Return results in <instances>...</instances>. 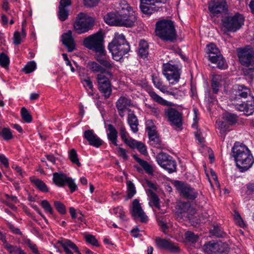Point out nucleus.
Returning <instances> with one entry per match:
<instances>
[{
	"label": "nucleus",
	"mask_w": 254,
	"mask_h": 254,
	"mask_svg": "<svg viewBox=\"0 0 254 254\" xmlns=\"http://www.w3.org/2000/svg\"><path fill=\"white\" fill-rule=\"evenodd\" d=\"M127 123L133 132L136 133L138 131V122L136 116L133 113L128 114Z\"/></svg>",
	"instance_id": "7c9ffc66"
},
{
	"label": "nucleus",
	"mask_w": 254,
	"mask_h": 254,
	"mask_svg": "<svg viewBox=\"0 0 254 254\" xmlns=\"http://www.w3.org/2000/svg\"><path fill=\"white\" fill-rule=\"evenodd\" d=\"M128 146L132 148H136L139 152L142 154L146 155L147 154V148L145 145L140 141H137L135 139L131 140V142Z\"/></svg>",
	"instance_id": "2f4dec72"
},
{
	"label": "nucleus",
	"mask_w": 254,
	"mask_h": 254,
	"mask_svg": "<svg viewBox=\"0 0 254 254\" xmlns=\"http://www.w3.org/2000/svg\"><path fill=\"white\" fill-rule=\"evenodd\" d=\"M108 130L107 138L110 141V144H112L115 146L118 145V131L115 127L112 124L107 125Z\"/></svg>",
	"instance_id": "393cba45"
},
{
	"label": "nucleus",
	"mask_w": 254,
	"mask_h": 254,
	"mask_svg": "<svg viewBox=\"0 0 254 254\" xmlns=\"http://www.w3.org/2000/svg\"><path fill=\"white\" fill-rule=\"evenodd\" d=\"M212 235L217 237H221L223 236V232L218 226H214L213 229L210 231Z\"/></svg>",
	"instance_id": "774afa93"
},
{
	"label": "nucleus",
	"mask_w": 254,
	"mask_h": 254,
	"mask_svg": "<svg viewBox=\"0 0 254 254\" xmlns=\"http://www.w3.org/2000/svg\"><path fill=\"white\" fill-rule=\"evenodd\" d=\"M21 115L22 119L27 123H30L32 121V117L29 114L28 110L25 108L22 107L21 109Z\"/></svg>",
	"instance_id": "8fccbe9b"
},
{
	"label": "nucleus",
	"mask_w": 254,
	"mask_h": 254,
	"mask_svg": "<svg viewBox=\"0 0 254 254\" xmlns=\"http://www.w3.org/2000/svg\"><path fill=\"white\" fill-rule=\"evenodd\" d=\"M208 57V60L212 63L217 64L218 68L221 69L227 68V64L220 52L219 54L209 55Z\"/></svg>",
	"instance_id": "b1692460"
},
{
	"label": "nucleus",
	"mask_w": 254,
	"mask_h": 254,
	"mask_svg": "<svg viewBox=\"0 0 254 254\" xmlns=\"http://www.w3.org/2000/svg\"><path fill=\"white\" fill-rule=\"evenodd\" d=\"M127 193L128 198H131L136 193L135 188L134 184L130 181H128L127 183Z\"/></svg>",
	"instance_id": "603ef678"
},
{
	"label": "nucleus",
	"mask_w": 254,
	"mask_h": 254,
	"mask_svg": "<svg viewBox=\"0 0 254 254\" xmlns=\"http://www.w3.org/2000/svg\"><path fill=\"white\" fill-rule=\"evenodd\" d=\"M245 18L243 15L239 13L233 16H227L222 19V24L228 31L236 32L240 29L244 25Z\"/></svg>",
	"instance_id": "6e6552de"
},
{
	"label": "nucleus",
	"mask_w": 254,
	"mask_h": 254,
	"mask_svg": "<svg viewBox=\"0 0 254 254\" xmlns=\"http://www.w3.org/2000/svg\"><path fill=\"white\" fill-rule=\"evenodd\" d=\"M9 64V58L4 53H0V65L4 68H6Z\"/></svg>",
	"instance_id": "3c124183"
},
{
	"label": "nucleus",
	"mask_w": 254,
	"mask_h": 254,
	"mask_svg": "<svg viewBox=\"0 0 254 254\" xmlns=\"http://www.w3.org/2000/svg\"><path fill=\"white\" fill-rule=\"evenodd\" d=\"M120 135L122 141L128 146L131 142V140L134 139L129 136L125 126L123 123L120 126Z\"/></svg>",
	"instance_id": "c9c22d12"
},
{
	"label": "nucleus",
	"mask_w": 254,
	"mask_h": 254,
	"mask_svg": "<svg viewBox=\"0 0 254 254\" xmlns=\"http://www.w3.org/2000/svg\"><path fill=\"white\" fill-rule=\"evenodd\" d=\"M66 184L68 186L71 193H73L77 189V186L74 182V180L71 178L68 177Z\"/></svg>",
	"instance_id": "052dcab7"
},
{
	"label": "nucleus",
	"mask_w": 254,
	"mask_h": 254,
	"mask_svg": "<svg viewBox=\"0 0 254 254\" xmlns=\"http://www.w3.org/2000/svg\"><path fill=\"white\" fill-rule=\"evenodd\" d=\"M58 243L62 247L66 254H73L74 252L81 254L76 245L69 239H62L59 240Z\"/></svg>",
	"instance_id": "aec40b11"
},
{
	"label": "nucleus",
	"mask_w": 254,
	"mask_h": 254,
	"mask_svg": "<svg viewBox=\"0 0 254 254\" xmlns=\"http://www.w3.org/2000/svg\"><path fill=\"white\" fill-rule=\"evenodd\" d=\"M167 0H140V8L146 14L150 15L158 10L159 4L165 3Z\"/></svg>",
	"instance_id": "4468645a"
},
{
	"label": "nucleus",
	"mask_w": 254,
	"mask_h": 254,
	"mask_svg": "<svg viewBox=\"0 0 254 254\" xmlns=\"http://www.w3.org/2000/svg\"><path fill=\"white\" fill-rule=\"evenodd\" d=\"M158 164L163 169L167 170L169 173H172L177 170L176 161L169 154L161 152L156 157Z\"/></svg>",
	"instance_id": "f8f14e48"
},
{
	"label": "nucleus",
	"mask_w": 254,
	"mask_h": 254,
	"mask_svg": "<svg viewBox=\"0 0 254 254\" xmlns=\"http://www.w3.org/2000/svg\"><path fill=\"white\" fill-rule=\"evenodd\" d=\"M156 35L164 41L174 43L177 38L174 22L169 19L158 21L155 24Z\"/></svg>",
	"instance_id": "20e7f679"
},
{
	"label": "nucleus",
	"mask_w": 254,
	"mask_h": 254,
	"mask_svg": "<svg viewBox=\"0 0 254 254\" xmlns=\"http://www.w3.org/2000/svg\"><path fill=\"white\" fill-rule=\"evenodd\" d=\"M97 61L101 66L105 68L106 70L109 71L113 66V64L111 60L106 57H99Z\"/></svg>",
	"instance_id": "ea45409f"
},
{
	"label": "nucleus",
	"mask_w": 254,
	"mask_h": 254,
	"mask_svg": "<svg viewBox=\"0 0 254 254\" xmlns=\"http://www.w3.org/2000/svg\"><path fill=\"white\" fill-rule=\"evenodd\" d=\"M54 205L57 211L61 214H65L66 212V208L64 203L59 201H55Z\"/></svg>",
	"instance_id": "bf43d9fd"
},
{
	"label": "nucleus",
	"mask_w": 254,
	"mask_h": 254,
	"mask_svg": "<svg viewBox=\"0 0 254 254\" xmlns=\"http://www.w3.org/2000/svg\"><path fill=\"white\" fill-rule=\"evenodd\" d=\"M148 93L151 99L153 101L163 106H168L171 105L170 102L164 99L162 97L158 95L155 91L152 90L149 91Z\"/></svg>",
	"instance_id": "f704fd0d"
},
{
	"label": "nucleus",
	"mask_w": 254,
	"mask_h": 254,
	"mask_svg": "<svg viewBox=\"0 0 254 254\" xmlns=\"http://www.w3.org/2000/svg\"><path fill=\"white\" fill-rule=\"evenodd\" d=\"M147 193L149 197V203L150 205H153L158 210L160 209V199L158 195L151 190L148 189Z\"/></svg>",
	"instance_id": "72a5a7b5"
},
{
	"label": "nucleus",
	"mask_w": 254,
	"mask_h": 254,
	"mask_svg": "<svg viewBox=\"0 0 254 254\" xmlns=\"http://www.w3.org/2000/svg\"><path fill=\"white\" fill-rule=\"evenodd\" d=\"M32 182L35 185L37 188L43 192L49 191V189L46 184L41 180L35 179L32 180Z\"/></svg>",
	"instance_id": "a19ab883"
},
{
	"label": "nucleus",
	"mask_w": 254,
	"mask_h": 254,
	"mask_svg": "<svg viewBox=\"0 0 254 254\" xmlns=\"http://www.w3.org/2000/svg\"><path fill=\"white\" fill-rule=\"evenodd\" d=\"M145 126L148 134L157 131L156 127L152 120H147L145 122Z\"/></svg>",
	"instance_id": "5fc2aeb1"
},
{
	"label": "nucleus",
	"mask_w": 254,
	"mask_h": 254,
	"mask_svg": "<svg viewBox=\"0 0 254 254\" xmlns=\"http://www.w3.org/2000/svg\"><path fill=\"white\" fill-rule=\"evenodd\" d=\"M113 212L114 214L119 217L120 219L122 221H126V215L124 208L122 206H118L113 209Z\"/></svg>",
	"instance_id": "09e8293b"
},
{
	"label": "nucleus",
	"mask_w": 254,
	"mask_h": 254,
	"mask_svg": "<svg viewBox=\"0 0 254 254\" xmlns=\"http://www.w3.org/2000/svg\"><path fill=\"white\" fill-rule=\"evenodd\" d=\"M186 239L192 243H195L198 240V236L193 232L187 231L185 233Z\"/></svg>",
	"instance_id": "4d7b16f0"
},
{
	"label": "nucleus",
	"mask_w": 254,
	"mask_h": 254,
	"mask_svg": "<svg viewBox=\"0 0 254 254\" xmlns=\"http://www.w3.org/2000/svg\"><path fill=\"white\" fill-rule=\"evenodd\" d=\"M207 54L209 55L219 54L220 51L215 44L210 43L207 45Z\"/></svg>",
	"instance_id": "13d9d810"
},
{
	"label": "nucleus",
	"mask_w": 254,
	"mask_h": 254,
	"mask_svg": "<svg viewBox=\"0 0 254 254\" xmlns=\"http://www.w3.org/2000/svg\"><path fill=\"white\" fill-rule=\"evenodd\" d=\"M40 204L46 212L49 213L54 217H55V215L54 213V210L48 201L47 200H42Z\"/></svg>",
	"instance_id": "de8ad7c7"
},
{
	"label": "nucleus",
	"mask_w": 254,
	"mask_h": 254,
	"mask_svg": "<svg viewBox=\"0 0 254 254\" xmlns=\"http://www.w3.org/2000/svg\"><path fill=\"white\" fill-rule=\"evenodd\" d=\"M222 118L231 126L236 124L238 121V116L237 115L230 112H226L224 113Z\"/></svg>",
	"instance_id": "4c0bfd02"
},
{
	"label": "nucleus",
	"mask_w": 254,
	"mask_h": 254,
	"mask_svg": "<svg viewBox=\"0 0 254 254\" xmlns=\"http://www.w3.org/2000/svg\"><path fill=\"white\" fill-rule=\"evenodd\" d=\"M151 77L154 86L162 93H164L166 89H168L167 86L163 85L162 79L159 76L155 74H153Z\"/></svg>",
	"instance_id": "e433bc0d"
},
{
	"label": "nucleus",
	"mask_w": 254,
	"mask_h": 254,
	"mask_svg": "<svg viewBox=\"0 0 254 254\" xmlns=\"http://www.w3.org/2000/svg\"><path fill=\"white\" fill-rule=\"evenodd\" d=\"M149 138V144L152 147V150L166 149L167 147L161 140L157 131L148 134Z\"/></svg>",
	"instance_id": "a211bd4d"
},
{
	"label": "nucleus",
	"mask_w": 254,
	"mask_h": 254,
	"mask_svg": "<svg viewBox=\"0 0 254 254\" xmlns=\"http://www.w3.org/2000/svg\"><path fill=\"white\" fill-rule=\"evenodd\" d=\"M4 248L6 249L10 254H13L15 252H16V250L18 248L19 246L15 245H12L8 243L6 244L3 246Z\"/></svg>",
	"instance_id": "69168bd1"
},
{
	"label": "nucleus",
	"mask_w": 254,
	"mask_h": 254,
	"mask_svg": "<svg viewBox=\"0 0 254 254\" xmlns=\"http://www.w3.org/2000/svg\"><path fill=\"white\" fill-rule=\"evenodd\" d=\"M175 187L181 194L188 199L193 200L197 197V192L190 185L185 183L176 181Z\"/></svg>",
	"instance_id": "2eb2a0df"
},
{
	"label": "nucleus",
	"mask_w": 254,
	"mask_h": 254,
	"mask_svg": "<svg viewBox=\"0 0 254 254\" xmlns=\"http://www.w3.org/2000/svg\"><path fill=\"white\" fill-rule=\"evenodd\" d=\"M208 9L213 15L217 16L227 11V4L225 0L212 1L209 3Z\"/></svg>",
	"instance_id": "f3484780"
},
{
	"label": "nucleus",
	"mask_w": 254,
	"mask_h": 254,
	"mask_svg": "<svg viewBox=\"0 0 254 254\" xmlns=\"http://www.w3.org/2000/svg\"><path fill=\"white\" fill-rule=\"evenodd\" d=\"M148 108L150 110L151 115L154 116L156 118L159 117L161 111L158 107H157L155 106L148 105Z\"/></svg>",
	"instance_id": "680f3d73"
},
{
	"label": "nucleus",
	"mask_w": 254,
	"mask_h": 254,
	"mask_svg": "<svg viewBox=\"0 0 254 254\" xmlns=\"http://www.w3.org/2000/svg\"><path fill=\"white\" fill-rule=\"evenodd\" d=\"M88 66L92 72L94 73H99L106 74L110 77H113V74L112 72L109 70H106L100 64L95 62H90L88 63Z\"/></svg>",
	"instance_id": "a878e982"
},
{
	"label": "nucleus",
	"mask_w": 254,
	"mask_h": 254,
	"mask_svg": "<svg viewBox=\"0 0 254 254\" xmlns=\"http://www.w3.org/2000/svg\"><path fill=\"white\" fill-rule=\"evenodd\" d=\"M68 177L66 174L62 172L53 173V183L59 187H63L66 184V182Z\"/></svg>",
	"instance_id": "bb28decb"
},
{
	"label": "nucleus",
	"mask_w": 254,
	"mask_h": 254,
	"mask_svg": "<svg viewBox=\"0 0 254 254\" xmlns=\"http://www.w3.org/2000/svg\"><path fill=\"white\" fill-rule=\"evenodd\" d=\"M81 81L83 83L84 86L85 88L88 87L89 89L93 91V85L91 79L90 78V77H88L86 79L81 80Z\"/></svg>",
	"instance_id": "338daca9"
},
{
	"label": "nucleus",
	"mask_w": 254,
	"mask_h": 254,
	"mask_svg": "<svg viewBox=\"0 0 254 254\" xmlns=\"http://www.w3.org/2000/svg\"><path fill=\"white\" fill-rule=\"evenodd\" d=\"M103 43V39L102 35L97 33L85 38L83 41V45L89 50L105 55V51Z\"/></svg>",
	"instance_id": "423d86ee"
},
{
	"label": "nucleus",
	"mask_w": 254,
	"mask_h": 254,
	"mask_svg": "<svg viewBox=\"0 0 254 254\" xmlns=\"http://www.w3.org/2000/svg\"><path fill=\"white\" fill-rule=\"evenodd\" d=\"M204 250L208 254H217L224 252L223 244L221 242H209L204 246Z\"/></svg>",
	"instance_id": "5701e85b"
},
{
	"label": "nucleus",
	"mask_w": 254,
	"mask_h": 254,
	"mask_svg": "<svg viewBox=\"0 0 254 254\" xmlns=\"http://www.w3.org/2000/svg\"><path fill=\"white\" fill-rule=\"evenodd\" d=\"M162 73L170 85H174L179 81L181 70L177 65L170 63L163 64Z\"/></svg>",
	"instance_id": "9d476101"
},
{
	"label": "nucleus",
	"mask_w": 254,
	"mask_h": 254,
	"mask_svg": "<svg viewBox=\"0 0 254 254\" xmlns=\"http://www.w3.org/2000/svg\"><path fill=\"white\" fill-rule=\"evenodd\" d=\"M237 95L241 98L248 97L249 100L241 104H236L235 108L239 111L243 112L246 115H252L254 112V97L251 95L250 89L244 85H239Z\"/></svg>",
	"instance_id": "39448f33"
},
{
	"label": "nucleus",
	"mask_w": 254,
	"mask_h": 254,
	"mask_svg": "<svg viewBox=\"0 0 254 254\" xmlns=\"http://www.w3.org/2000/svg\"><path fill=\"white\" fill-rule=\"evenodd\" d=\"M233 156L240 172H245L252 167L254 158L249 149L244 144L236 143L232 148Z\"/></svg>",
	"instance_id": "f03ea898"
},
{
	"label": "nucleus",
	"mask_w": 254,
	"mask_h": 254,
	"mask_svg": "<svg viewBox=\"0 0 254 254\" xmlns=\"http://www.w3.org/2000/svg\"><path fill=\"white\" fill-rule=\"evenodd\" d=\"M216 124H217L218 129L219 130L221 137L224 139L225 134L230 130V125L224 120V121H217Z\"/></svg>",
	"instance_id": "58836bf2"
},
{
	"label": "nucleus",
	"mask_w": 254,
	"mask_h": 254,
	"mask_svg": "<svg viewBox=\"0 0 254 254\" xmlns=\"http://www.w3.org/2000/svg\"><path fill=\"white\" fill-rule=\"evenodd\" d=\"M119 11L108 13L104 16L105 21L110 25L132 27L136 20L134 12L126 0L121 1Z\"/></svg>",
	"instance_id": "f257e3e1"
},
{
	"label": "nucleus",
	"mask_w": 254,
	"mask_h": 254,
	"mask_svg": "<svg viewBox=\"0 0 254 254\" xmlns=\"http://www.w3.org/2000/svg\"><path fill=\"white\" fill-rule=\"evenodd\" d=\"M133 158L135 161L143 168L145 172L149 175H152L153 173V169L150 164H149L146 161L140 159L136 155H133Z\"/></svg>",
	"instance_id": "473e14b6"
},
{
	"label": "nucleus",
	"mask_w": 254,
	"mask_h": 254,
	"mask_svg": "<svg viewBox=\"0 0 254 254\" xmlns=\"http://www.w3.org/2000/svg\"><path fill=\"white\" fill-rule=\"evenodd\" d=\"M131 214L134 218H138L141 222L148 221V217L143 211L139 201L135 199L132 203Z\"/></svg>",
	"instance_id": "6ab92c4d"
},
{
	"label": "nucleus",
	"mask_w": 254,
	"mask_h": 254,
	"mask_svg": "<svg viewBox=\"0 0 254 254\" xmlns=\"http://www.w3.org/2000/svg\"><path fill=\"white\" fill-rule=\"evenodd\" d=\"M36 68V64L35 61L28 62L23 68L22 70L26 74L33 72Z\"/></svg>",
	"instance_id": "49530a36"
},
{
	"label": "nucleus",
	"mask_w": 254,
	"mask_h": 254,
	"mask_svg": "<svg viewBox=\"0 0 254 254\" xmlns=\"http://www.w3.org/2000/svg\"><path fill=\"white\" fill-rule=\"evenodd\" d=\"M157 247L160 249L168 250L173 254H178L180 252V248L170 241L160 237L155 239Z\"/></svg>",
	"instance_id": "dca6fc26"
},
{
	"label": "nucleus",
	"mask_w": 254,
	"mask_h": 254,
	"mask_svg": "<svg viewBox=\"0 0 254 254\" xmlns=\"http://www.w3.org/2000/svg\"><path fill=\"white\" fill-rule=\"evenodd\" d=\"M189 204V202L179 203L176 207V212L178 214H181L183 216L185 217Z\"/></svg>",
	"instance_id": "37998d69"
},
{
	"label": "nucleus",
	"mask_w": 254,
	"mask_h": 254,
	"mask_svg": "<svg viewBox=\"0 0 254 254\" xmlns=\"http://www.w3.org/2000/svg\"><path fill=\"white\" fill-rule=\"evenodd\" d=\"M196 213L195 209L189 203L185 217L190 219Z\"/></svg>",
	"instance_id": "0e129e2a"
},
{
	"label": "nucleus",
	"mask_w": 254,
	"mask_h": 254,
	"mask_svg": "<svg viewBox=\"0 0 254 254\" xmlns=\"http://www.w3.org/2000/svg\"><path fill=\"white\" fill-rule=\"evenodd\" d=\"M242 196L246 200H249L251 195L254 194V182H250L246 185L242 189Z\"/></svg>",
	"instance_id": "cd10ccee"
},
{
	"label": "nucleus",
	"mask_w": 254,
	"mask_h": 254,
	"mask_svg": "<svg viewBox=\"0 0 254 254\" xmlns=\"http://www.w3.org/2000/svg\"><path fill=\"white\" fill-rule=\"evenodd\" d=\"M72 34V31L68 30L67 32L63 33L61 36V41L68 52H73L75 50L76 47L75 41Z\"/></svg>",
	"instance_id": "412c9836"
},
{
	"label": "nucleus",
	"mask_w": 254,
	"mask_h": 254,
	"mask_svg": "<svg viewBox=\"0 0 254 254\" xmlns=\"http://www.w3.org/2000/svg\"><path fill=\"white\" fill-rule=\"evenodd\" d=\"M164 116L170 123L171 125L180 128L183 125V115L176 109L169 107L164 110Z\"/></svg>",
	"instance_id": "ddd939ff"
},
{
	"label": "nucleus",
	"mask_w": 254,
	"mask_h": 254,
	"mask_svg": "<svg viewBox=\"0 0 254 254\" xmlns=\"http://www.w3.org/2000/svg\"><path fill=\"white\" fill-rule=\"evenodd\" d=\"M84 238L87 242L93 245V246H99L97 240L93 235L89 234H85Z\"/></svg>",
	"instance_id": "6e6d98bb"
},
{
	"label": "nucleus",
	"mask_w": 254,
	"mask_h": 254,
	"mask_svg": "<svg viewBox=\"0 0 254 254\" xmlns=\"http://www.w3.org/2000/svg\"><path fill=\"white\" fill-rule=\"evenodd\" d=\"M0 136L4 140H9L13 138V135L10 128L4 127L0 131Z\"/></svg>",
	"instance_id": "a18cd8bd"
},
{
	"label": "nucleus",
	"mask_w": 254,
	"mask_h": 254,
	"mask_svg": "<svg viewBox=\"0 0 254 254\" xmlns=\"http://www.w3.org/2000/svg\"><path fill=\"white\" fill-rule=\"evenodd\" d=\"M163 93L172 95L176 99H180L184 95L182 91L178 90L177 88L172 89L171 90H168V89H166Z\"/></svg>",
	"instance_id": "c03bdc74"
},
{
	"label": "nucleus",
	"mask_w": 254,
	"mask_h": 254,
	"mask_svg": "<svg viewBox=\"0 0 254 254\" xmlns=\"http://www.w3.org/2000/svg\"><path fill=\"white\" fill-rule=\"evenodd\" d=\"M26 244L34 254H40L36 245L33 243L30 240L26 241Z\"/></svg>",
	"instance_id": "e2e57ef3"
},
{
	"label": "nucleus",
	"mask_w": 254,
	"mask_h": 254,
	"mask_svg": "<svg viewBox=\"0 0 254 254\" xmlns=\"http://www.w3.org/2000/svg\"><path fill=\"white\" fill-rule=\"evenodd\" d=\"M131 100L125 97H121L116 103V106L117 109H127L130 112L131 110L127 108L128 107L131 106Z\"/></svg>",
	"instance_id": "c756f323"
},
{
	"label": "nucleus",
	"mask_w": 254,
	"mask_h": 254,
	"mask_svg": "<svg viewBox=\"0 0 254 254\" xmlns=\"http://www.w3.org/2000/svg\"><path fill=\"white\" fill-rule=\"evenodd\" d=\"M148 43L145 40H141L138 48V56L142 59L146 58L148 55Z\"/></svg>",
	"instance_id": "c85d7f7f"
},
{
	"label": "nucleus",
	"mask_w": 254,
	"mask_h": 254,
	"mask_svg": "<svg viewBox=\"0 0 254 254\" xmlns=\"http://www.w3.org/2000/svg\"><path fill=\"white\" fill-rule=\"evenodd\" d=\"M83 136L88 141L89 145L95 147H100L103 143V141L94 133L92 129L85 130Z\"/></svg>",
	"instance_id": "4be33fe9"
},
{
	"label": "nucleus",
	"mask_w": 254,
	"mask_h": 254,
	"mask_svg": "<svg viewBox=\"0 0 254 254\" xmlns=\"http://www.w3.org/2000/svg\"><path fill=\"white\" fill-rule=\"evenodd\" d=\"M94 21V19L87 14L80 12L74 22V29L79 34L86 33L91 28Z\"/></svg>",
	"instance_id": "0eeeda50"
},
{
	"label": "nucleus",
	"mask_w": 254,
	"mask_h": 254,
	"mask_svg": "<svg viewBox=\"0 0 254 254\" xmlns=\"http://www.w3.org/2000/svg\"><path fill=\"white\" fill-rule=\"evenodd\" d=\"M68 157L70 161L74 164L80 167L81 163L78 158L77 153L74 149H72L68 152Z\"/></svg>",
	"instance_id": "79ce46f5"
},
{
	"label": "nucleus",
	"mask_w": 254,
	"mask_h": 254,
	"mask_svg": "<svg viewBox=\"0 0 254 254\" xmlns=\"http://www.w3.org/2000/svg\"><path fill=\"white\" fill-rule=\"evenodd\" d=\"M68 16V10L67 8L59 7L58 17L62 21H65Z\"/></svg>",
	"instance_id": "864d4df0"
},
{
	"label": "nucleus",
	"mask_w": 254,
	"mask_h": 254,
	"mask_svg": "<svg viewBox=\"0 0 254 254\" xmlns=\"http://www.w3.org/2000/svg\"><path fill=\"white\" fill-rule=\"evenodd\" d=\"M238 57L241 64L254 70V50L250 46L239 48L237 50Z\"/></svg>",
	"instance_id": "1a4fd4ad"
},
{
	"label": "nucleus",
	"mask_w": 254,
	"mask_h": 254,
	"mask_svg": "<svg viewBox=\"0 0 254 254\" xmlns=\"http://www.w3.org/2000/svg\"><path fill=\"white\" fill-rule=\"evenodd\" d=\"M110 77L106 74L98 73L96 76L98 88L105 99L109 98L112 94V89Z\"/></svg>",
	"instance_id": "9b49d317"
},
{
	"label": "nucleus",
	"mask_w": 254,
	"mask_h": 254,
	"mask_svg": "<svg viewBox=\"0 0 254 254\" xmlns=\"http://www.w3.org/2000/svg\"><path fill=\"white\" fill-rule=\"evenodd\" d=\"M108 49L113 59L117 61L122 60L130 50V46L123 34L116 33L112 41L108 45Z\"/></svg>",
	"instance_id": "7ed1b4c3"
}]
</instances>
